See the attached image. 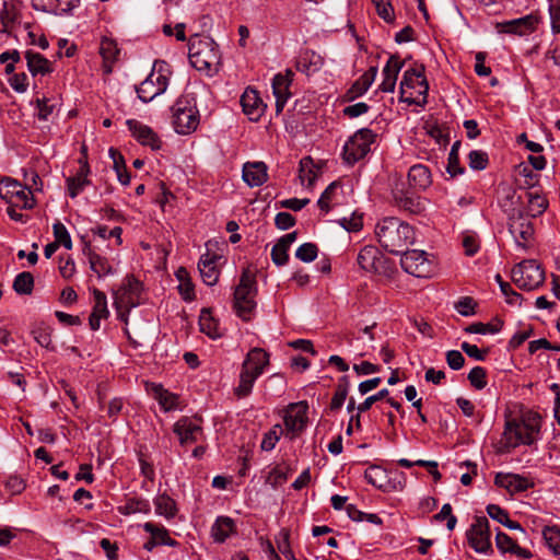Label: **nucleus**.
I'll return each instance as SVG.
<instances>
[{
	"label": "nucleus",
	"mask_w": 560,
	"mask_h": 560,
	"mask_svg": "<svg viewBox=\"0 0 560 560\" xmlns=\"http://www.w3.org/2000/svg\"><path fill=\"white\" fill-rule=\"evenodd\" d=\"M375 235L381 246L394 255L404 253L415 242L413 228L395 217L378 221L375 226Z\"/></svg>",
	"instance_id": "obj_1"
},
{
	"label": "nucleus",
	"mask_w": 560,
	"mask_h": 560,
	"mask_svg": "<svg viewBox=\"0 0 560 560\" xmlns=\"http://www.w3.org/2000/svg\"><path fill=\"white\" fill-rule=\"evenodd\" d=\"M541 427V417L534 411H525L520 418L505 421L503 441L505 446L515 448L521 444L532 445L537 440Z\"/></svg>",
	"instance_id": "obj_2"
},
{
	"label": "nucleus",
	"mask_w": 560,
	"mask_h": 560,
	"mask_svg": "<svg viewBox=\"0 0 560 560\" xmlns=\"http://www.w3.org/2000/svg\"><path fill=\"white\" fill-rule=\"evenodd\" d=\"M189 61L198 71L213 74L221 66V55L217 43L209 36L194 35L188 44Z\"/></svg>",
	"instance_id": "obj_3"
},
{
	"label": "nucleus",
	"mask_w": 560,
	"mask_h": 560,
	"mask_svg": "<svg viewBox=\"0 0 560 560\" xmlns=\"http://www.w3.org/2000/svg\"><path fill=\"white\" fill-rule=\"evenodd\" d=\"M268 363L269 354L261 348H254L247 353L242 363L238 384L234 387V395L237 398H245L252 393L256 380L264 373Z\"/></svg>",
	"instance_id": "obj_4"
},
{
	"label": "nucleus",
	"mask_w": 560,
	"mask_h": 560,
	"mask_svg": "<svg viewBox=\"0 0 560 560\" xmlns=\"http://www.w3.org/2000/svg\"><path fill=\"white\" fill-rule=\"evenodd\" d=\"M425 68L422 63L407 69L400 82L401 100L408 104L424 105L429 91V83L424 77Z\"/></svg>",
	"instance_id": "obj_5"
},
{
	"label": "nucleus",
	"mask_w": 560,
	"mask_h": 560,
	"mask_svg": "<svg viewBox=\"0 0 560 560\" xmlns=\"http://www.w3.org/2000/svg\"><path fill=\"white\" fill-rule=\"evenodd\" d=\"M171 74V67L167 62L155 60L151 73L136 88L138 97L143 103H149L163 94L168 86Z\"/></svg>",
	"instance_id": "obj_6"
},
{
	"label": "nucleus",
	"mask_w": 560,
	"mask_h": 560,
	"mask_svg": "<svg viewBox=\"0 0 560 560\" xmlns=\"http://www.w3.org/2000/svg\"><path fill=\"white\" fill-rule=\"evenodd\" d=\"M257 284L249 271H244L234 292V310L238 317L248 322L256 310Z\"/></svg>",
	"instance_id": "obj_7"
},
{
	"label": "nucleus",
	"mask_w": 560,
	"mask_h": 560,
	"mask_svg": "<svg viewBox=\"0 0 560 560\" xmlns=\"http://www.w3.org/2000/svg\"><path fill=\"white\" fill-rule=\"evenodd\" d=\"M173 126L177 133L189 135L199 125V112L187 96L179 97L172 107Z\"/></svg>",
	"instance_id": "obj_8"
},
{
	"label": "nucleus",
	"mask_w": 560,
	"mask_h": 560,
	"mask_svg": "<svg viewBox=\"0 0 560 560\" xmlns=\"http://www.w3.org/2000/svg\"><path fill=\"white\" fill-rule=\"evenodd\" d=\"M376 135L369 128L358 130L345 143L342 159L348 165H353L363 159L370 151Z\"/></svg>",
	"instance_id": "obj_9"
},
{
	"label": "nucleus",
	"mask_w": 560,
	"mask_h": 560,
	"mask_svg": "<svg viewBox=\"0 0 560 560\" xmlns=\"http://www.w3.org/2000/svg\"><path fill=\"white\" fill-rule=\"evenodd\" d=\"M511 279L522 290H534L542 284L545 272L536 260H523L511 272Z\"/></svg>",
	"instance_id": "obj_10"
},
{
	"label": "nucleus",
	"mask_w": 560,
	"mask_h": 560,
	"mask_svg": "<svg viewBox=\"0 0 560 560\" xmlns=\"http://www.w3.org/2000/svg\"><path fill=\"white\" fill-rule=\"evenodd\" d=\"M400 254V266L406 272L417 278H430L433 276L435 267L433 261L428 258L425 252L405 249L404 253Z\"/></svg>",
	"instance_id": "obj_11"
},
{
	"label": "nucleus",
	"mask_w": 560,
	"mask_h": 560,
	"mask_svg": "<svg viewBox=\"0 0 560 560\" xmlns=\"http://www.w3.org/2000/svg\"><path fill=\"white\" fill-rule=\"evenodd\" d=\"M0 197L9 203L23 209H32L35 205L32 190L12 178H5L0 182Z\"/></svg>",
	"instance_id": "obj_12"
},
{
	"label": "nucleus",
	"mask_w": 560,
	"mask_h": 560,
	"mask_svg": "<svg viewBox=\"0 0 560 560\" xmlns=\"http://www.w3.org/2000/svg\"><path fill=\"white\" fill-rule=\"evenodd\" d=\"M142 283L132 275L127 276L120 288L115 292V305L117 308H130L141 303Z\"/></svg>",
	"instance_id": "obj_13"
},
{
	"label": "nucleus",
	"mask_w": 560,
	"mask_h": 560,
	"mask_svg": "<svg viewBox=\"0 0 560 560\" xmlns=\"http://www.w3.org/2000/svg\"><path fill=\"white\" fill-rule=\"evenodd\" d=\"M490 536L489 521L485 516L476 517L474 524L467 532V539L470 547L478 553L492 551Z\"/></svg>",
	"instance_id": "obj_14"
},
{
	"label": "nucleus",
	"mask_w": 560,
	"mask_h": 560,
	"mask_svg": "<svg viewBox=\"0 0 560 560\" xmlns=\"http://www.w3.org/2000/svg\"><path fill=\"white\" fill-rule=\"evenodd\" d=\"M539 22V16L530 13L518 19L497 22L494 28L499 34L525 36L535 32Z\"/></svg>",
	"instance_id": "obj_15"
},
{
	"label": "nucleus",
	"mask_w": 560,
	"mask_h": 560,
	"mask_svg": "<svg viewBox=\"0 0 560 560\" xmlns=\"http://www.w3.org/2000/svg\"><path fill=\"white\" fill-rule=\"evenodd\" d=\"M509 231L518 246L525 248V243L534 235L532 221L521 210H513L509 215Z\"/></svg>",
	"instance_id": "obj_16"
},
{
	"label": "nucleus",
	"mask_w": 560,
	"mask_h": 560,
	"mask_svg": "<svg viewBox=\"0 0 560 560\" xmlns=\"http://www.w3.org/2000/svg\"><path fill=\"white\" fill-rule=\"evenodd\" d=\"M395 206L411 214H420L425 210L427 200L413 191L395 189L393 191Z\"/></svg>",
	"instance_id": "obj_17"
},
{
	"label": "nucleus",
	"mask_w": 560,
	"mask_h": 560,
	"mask_svg": "<svg viewBox=\"0 0 560 560\" xmlns=\"http://www.w3.org/2000/svg\"><path fill=\"white\" fill-rule=\"evenodd\" d=\"M173 431L178 436L182 445L195 443L202 435L199 420L188 417H183L176 421Z\"/></svg>",
	"instance_id": "obj_18"
},
{
	"label": "nucleus",
	"mask_w": 560,
	"mask_h": 560,
	"mask_svg": "<svg viewBox=\"0 0 560 560\" xmlns=\"http://www.w3.org/2000/svg\"><path fill=\"white\" fill-rule=\"evenodd\" d=\"M293 71L285 70V73H278L272 80V91L276 97V112L277 114L283 110L287 101L291 96L290 86L293 80Z\"/></svg>",
	"instance_id": "obj_19"
},
{
	"label": "nucleus",
	"mask_w": 560,
	"mask_h": 560,
	"mask_svg": "<svg viewBox=\"0 0 560 560\" xmlns=\"http://www.w3.org/2000/svg\"><path fill=\"white\" fill-rule=\"evenodd\" d=\"M241 105L243 112L248 116L249 120L258 121L262 116L266 105L260 98L258 91L248 86L241 96Z\"/></svg>",
	"instance_id": "obj_20"
},
{
	"label": "nucleus",
	"mask_w": 560,
	"mask_h": 560,
	"mask_svg": "<svg viewBox=\"0 0 560 560\" xmlns=\"http://www.w3.org/2000/svg\"><path fill=\"white\" fill-rule=\"evenodd\" d=\"M126 124L132 137L136 138L137 141H139L142 145H149L152 150L160 149L161 141L152 128L136 119H128Z\"/></svg>",
	"instance_id": "obj_21"
},
{
	"label": "nucleus",
	"mask_w": 560,
	"mask_h": 560,
	"mask_svg": "<svg viewBox=\"0 0 560 560\" xmlns=\"http://www.w3.org/2000/svg\"><path fill=\"white\" fill-rule=\"evenodd\" d=\"M307 422V405L306 402H300L291 405V409L284 416V425L288 431L299 434L301 433Z\"/></svg>",
	"instance_id": "obj_22"
},
{
	"label": "nucleus",
	"mask_w": 560,
	"mask_h": 560,
	"mask_svg": "<svg viewBox=\"0 0 560 560\" xmlns=\"http://www.w3.org/2000/svg\"><path fill=\"white\" fill-rule=\"evenodd\" d=\"M494 483L498 487L506 489L512 494L526 491L533 487V482H530L528 478L511 472H498L494 478Z\"/></svg>",
	"instance_id": "obj_23"
},
{
	"label": "nucleus",
	"mask_w": 560,
	"mask_h": 560,
	"mask_svg": "<svg viewBox=\"0 0 560 560\" xmlns=\"http://www.w3.org/2000/svg\"><path fill=\"white\" fill-rule=\"evenodd\" d=\"M383 255L374 245L363 246L357 257L360 268L370 273H378Z\"/></svg>",
	"instance_id": "obj_24"
},
{
	"label": "nucleus",
	"mask_w": 560,
	"mask_h": 560,
	"mask_svg": "<svg viewBox=\"0 0 560 560\" xmlns=\"http://www.w3.org/2000/svg\"><path fill=\"white\" fill-rule=\"evenodd\" d=\"M404 65L405 61H401L397 55H392L388 58L383 69V81L380 85L381 91L385 93L394 92L398 74Z\"/></svg>",
	"instance_id": "obj_25"
},
{
	"label": "nucleus",
	"mask_w": 560,
	"mask_h": 560,
	"mask_svg": "<svg viewBox=\"0 0 560 560\" xmlns=\"http://www.w3.org/2000/svg\"><path fill=\"white\" fill-rule=\"evenodd\" d=\"M268 178L267 165L264 162H247L243 166V179L249 187H258Z\"/></svg>",
	"instance_id": "obj_26"
},
{
	"label": "nucleus",
	"mask_w": 560,
	"mask_h": 560,
	"mask_svg": "<svg viewBox=\"0 0 560 560\" xmlns=\"http://www.w3.org/2000/svg\"><path fill=\"white\" fill-rule=\"evenodd\" d=\"M219 259V256L207 253L206 255H202L199 260L198 269L202 281L207 285H214L218 282L220 271L217 267V261Z\"/></svg>",
	"instance_id": "obj_27"
},
{
	"label": "nucleus",
	"mask_w": 560,
	"mask_h": 560,
	"mask_svg": "<svg viewBox=\"0 0 560 560\" xmlns=\"http://www.w3.org/2000/svg\"><path fill=\"white\" fill-rule=\"evenodd\" d=\"M377 74V67L373 66L364 72L347 91L345 98L347 101H353L359 96H362L372 85Z\"/></svg>",
	"instance_id": "obj_28"
},
{
	"label": "nucleus",
	"mask_w": 560,
	"mask_h": 560,
	"mask_svg": "<svg viewBox=\"0 0 560 560\" xmlns=\"http://www.w3.org/2000/svg\"><path fill=\"white\" fill-rule=\"evenodd\" d=\"M83 254L88 257L90 268L98 278L114 273V268L106 257L93 252L89 244L85 245Z\"/></svg>",
	"instance_id": "obj_29"
},
{
	"label": "nucleus",
	"mask_w": 560,
	"mask_h": 560,
	"mask_svg": "<svg viewBox=\"0 0 560 560\" xmlns=\"http://www.w3.org/2000/svg\"><path fill=\"white\" fill-rule=\"evenodd\" d=\"M27 69L33 77L46 75L54 71L51 62L39 52L33 50L25 51Z\"/></svg>",
	"instance_id": "obj_30"
},
{
	"label": "nucleus",
	"mask_w": 560,
	"mask_h": 560,
	"mask_svg": "<svg viewBox=\"0 0 560 560\" xmlns=\"http://www.w3.org/2000/svg\"><path fill=\"white\" fill-rule=\"evenodd\" d=\"M80 168L77 174L72 177L67 178L68 194L71 198H75L86 185L90 184L88 175L90 167L86 161L80 160Z\"/></svg>",
	"instance_id": "obj_31"
},
{
	"label": "nucleus",
	"mask_w": 560,
	"mask_h": 560,
	"mask_svg": "<svg viewBox=\"0 0 560 560\" xmlns=\"http://www.w3.org/2000/svg\"><path fill=\"white\" fill-rule=\"evenodd\" d=\"M495 545L503 553L510 552L523 559L533 557V553L528 549L520 547L509 535L501 530L495 535Z\"/></svg>",
	"instance_id": "obj_32"
},
{
	"label": "nucleus",
	"mask_w": 560,
	"mask_h": 560,
	"mask_svg": "<svg viewBox=\"0 0 560 560\" xmlns=\"http://www.w3.org/2000/svg\"><path fill=\"white\" fill-rule=\"evenodd\" d=\"M409 185L418 190H424L432 184L431 172L428 166L416 164L408 172Z\"/></svg>",
	"instance_id": "obj_33"
},
{
	"label": "nucleus",
	"mask_w": 560,
	"mask_h": 560,
	"mask_svg": "<svg viewBox=\"0 0 560 560\" xmlns=\"http://www.w3.org/2000/svg\"><path fill=\"white\" fill-rule=\"evenodd\" d=\"M153 502L158 515L164 516L166 520H172L176 516L178 512L177 504L167 493L158 494Z\"/></svg>",
	"instance_id": "obj_34"
},
{
	"label": "nucleus",
	"mask_w": 560,
	"mask_h": 560,
	"mask_svg": "<svg viewBox=\"0 0 560 560\" xmlns=\"http://www.w3.org/2000/svg\"><path fill=\"white\" fill-rule=\"evenodd\" d=\"M322 58L314 51L305 50L296 60V69L306 74L316 72L322 67Z\"/></svg>",
	"instance_id": "obj_35"
},
{
	"label": "nucleus",
	"mask_w": 560,
	"mask_h": 560,
	"mask_svg": "<svg viewBox=\"0 0 560 560\" xmlns=\"http://www.w3.org/2000/svg\"><path fill=\"white\" fill-rule=\"evenodd\" d=\"M526 198H527L526 214L528 217L536 218L546 211V209L548 207V200L544 195H541L537 191H527Z\"/></svg>",
	"instance_id": "obj_36"
},
{
	"label": "nucleus",
	"mask_w": 560,
	"mask_h": 560,
	"mask_svg": "<svg viewBox=\"0 0 560 560\" xmlns=\"http://www.w3.org/2000/svg\"><path fill=\"white\" fill-rule=\"evenodd\" d=\"M119 514L128 516L136 513L148 514L151 511V506L148 500L142 498H129L125 504L117 508Z\"/></svg>",
	"instance_id": "obj_37"
},
{
	"label": "nucleus",
	"mask_w": 560,
	"mask_h": 560,
	"mask_svg": "<svg viewBox=\"0 0 560 560\" xmlns=\"http://www.w3.org/2000/svg\"><path fill=\"white\" fill-rule=\"evenodd\" d=\"M235 523L231 517L220 516L212 526V536L215 541L223 542L234 530Z\"/></svg>",
	"instance_id": "obj_38"
},
{
	"label": "nucleus",
	"mask_w": 560,
	"mask_h": 560,
	"mask_svg": "<svg viewBox=\"0 0 560 560\" xmlns=\"http://www.w3.org/2000/svg\"><path fill=\"white\" fill-rule=\"evenodd\" d=\"M100 54L104 59L105 72H112V63L117 59L119 49L113 39L104 38L100 45Z\"/></svg>",
	"instance_id": "obj_39"
},
{
	"label": "nucleus",
	"mask_w": 560,
	"mask_h": 560,
	"mask_svg": "<svg viewBox=\"0 0 560 560\" xmlns=\"http://www.w3.org/2000/svg\"><path fill=\"white\" fill-rule=\"evenodd\" d=\"M199 326L200 330L212 339H217L221 336L219 331V324L212 317L209 310L201 311V314L199 316Z\"/></svg>",
	"instance_id": "obj_40"
},
{
	"label": "nucleus",
	"mask_w": 560,
	"mask_h": 560,
	"mask_svg": "<svg viewBox=\"0 0 560 560\" xmlns=\"http://www.w3.org/2000/svg\"><path fill=\"white\" fill-rule=\"evenodd\" d=\"M153 395L165 411H171L177 407V395L170 393L162 385L153 386Z\"/></svg>",
	"instance_id": "obj_41"
},
{
	"label": "nucleus",
	"mask_w": 560,
	"mask_h": 560,
	"mask_svg": "<svg viewBox=\"0 0 560 560\" xmlns=\"http://www.w3.org/2000/svg\"><path fill=\"white\" fill-rule=\"evenodd\" d=\"M503 322L495 318L492 323H474L465 328L468 334H497L502 329Z\"/></svg>",
	"instance_id": "obj_42"
},
{
	"label": "nucleus",
	"mask_w": 560,
	"mask_h": 560,
	"mask_svg": "<svg viewBox=\"0 0 560 560\" xmlns=\"http://www.w3.org/2000/svg\"><path fill=\"white\" fill-rule=\"evenodd\" d=\"M34 287V278L31 272L19 273L13 282V289L18 294H31Z\"/></svg>",
	"instance_id": "obj_43"
},
{
	"label": "nucleus",
	"mask_w": 560,
	"mask_h": 560,
	"mask_svg": "<svg viewBox=\"0 0 560 560\" xmlns=\"http://www.w3.org/2000/svg\"><path fill=\"white\" fill-rule=\"evenodd\" d=\"M51 332L52 329L44 324L36 326L32 330V335L38 345L46 349L54 350L55 348L52 346Z\"/></svg>",
	"instance_id": "obj_44"
},
{
	"label": "nucleus",
	"mask_w": 560,
	"mask_h": 560,
	"mask_svg": "<svg viewBox=\"0 0 560 560\" xmlns=\"http://www.w3.org/2000/svg\"><path fill=\"white\" fill-rule=\"evenodd\" d=\"M542 536L553 553L560 556V527L546 526L542 530Z\"/></svg>",
	"instance_id": "obj_45"
},
{
	"label": "nucleus",
	"mask_w": 560,
	"mask_h": 560,
	"mask_svg": "<svg viewBox=\"0 0 560 560\" xmlns=\"http://www.w3.org/2000/svg\"><path fill=\"white\" fill-rule=\"evenodd\" d=\"M364 479L376 488H383L386 479L385 471L375 465L370 466L364 472Z\"/></svg>",
	"instance_id": "obj_46"
},
{
	"label": "nucleus",
	"mask_w": 560,
	"mask_h": 560,
	"mask_svg": "<svg viewBox=\"0 0 560 560\" xmlns=\"http://www.w3.org/2000/svg\"><path fill=\"white\" fill-rule=\"evenodd\" d=\"M278 550L288 559L296 560L290 546V533L288 529L282 528L276 539Z\"/></svg>",
	"instance_id": "obj_47"
},
{
	"label": "nucleus",
	"mask_w": 560,
	"mask_h": 560,
	"mask_svg": "<svg viewBox=\"0 0 560 560\" xmlns=\"http://www.w3.org/2000/svg\"><path fill=\"white\" fill-rule=\"evenodd\" d=\"M52 230L55 243H58L59 246L62 245L67 249H71L72 241L67 228L61 222L57 221L54 223Z\"/></svg>",
	"instance_id": "obj_48"
},
{
	"label": "nucleus",
	"mask_w": 560,
	"mask_h": 560,
	"mask_svg": "<svg viewBox=\"0 0 560 560\" xmlns=\"http://www.w3.org/2000/svg\"><path fill=\"white\" fill-rule=\"evenodd\" d=\"M318 254L317 245L314 243H304L298 247L295 257L303 262H312Z\"/></svg>",
	"instance_id": "obj_49"
},
{
	"label": "nucleus",
	"mask_w": 560,
	"mask_h": 560,
	"mask_svg": "<svg viewBox=\"0 0 560 560\" xmlns=\"http://www.w3.org/2000/svg\"><path fill=\"white\" fill-rule=\"evenodd\" d=\"M94 306L92 314L106 318L109 314L107 310V299L104 292L93 289Z\"/></svg>",
	"instance_id": "obj_50"
},
{
	"label": "nucleus",
	"mask_w": 560,
	"mask_h": 560,
	"mask_svg": "<svg viewBox=\"0 0 560 560\" xmlns=\"http://www.w3.org/2000/svg\"><path fill=\"white\" fill-rule=\"evenodd\" d=\"M469 166L472 170L482 171L489 164L488 154L481 150H472L468 154Z\"/></svg>",
	"instance_id": "obj_51"
},
{
	"label": "nucleus",
	"mask_w": 560,
	"mask_h": 560,
	"mask_svg": "<svg viewBox=\"0 0 560 560\" xmlns=\"http://www.w3.org/2000/svg\"><path fill=\"white\" fill-rule=\"evenodd\" d=\"M487 372L482 366H475L468 373L470 385L476 389H483L487 386Z\"/></svg>",
	"instance_id": "obj_52"
},
{
	"label": "nucleus",
	"mask_w": 560,
	"mask_h": 560,
	"mask_svg": "<svg viewBox=\"0 0 560 560\" xmlns=\"http://www.w3.org/2000/svg\"><path fill=\"white\" fill-rule=\"evenodd\" d=\"M282 434V429L279 424L275 425L271 430L265 433L264 439L261 441V450L271 451L275 448L277 442L280 440Z\"/></svg>",
	"instance_id": "obj_53"
},
{
	"label": "nucleus",
	"mask_w": 560,
	"mask_h": 560,
	"mask_svg": "<svg viewBox=\"0 0 560 560\" xmlns=\"http://www.w3.org/2000/svg\"><path fill=\"white\" fill-rule=\"evenodd\" d=\"M143 529L149 533L158 545H164L168 536V532L164 526H158L151 522L143 524Z\"/></svg>",
	"instance_id": "obj_54"
},
{
	"label": "nucleus",
	"mask_w": 560,
	"mask_h": 560,
	"mask_svg": "<svg viewBox=\"0 0 560 560\" xmlns=\"http://www.w3.org/2000/svg\"><path fill=\"white\" fill-rule=\"evenodd\" d=\"M312 159L310 156L304 158L300 162V178L302 182L307 180L308 185H312L316 178V173L312 168Z\"/></svg>",
	"instance_id": "obj_55"
},
{
	"label": "nucleus",
	"mask_w": 560,
	"mask_h": 560,
	"mask_svg": "<svg viewBox=\"0 0 560 560\" xmlns=\"http://www.w3.org/2000/svg\"><path fill=\"white\" fill-rule=\"evenodd\" d=\"M476 306V302L470 296H463L455 303L456 311L463 316L474 315Z\"/></svg>",
	"instance_id": "obj_56"
},
{
	"label": "nucleus",
	"mask_w": 560,
	"mask_h": 560,
	"mask_svg": "<svg viewBox=\"0 0 560 560\" xmlns=\"http://www.w3.org/2000/svg\"><path fill=\"white\" fill-rule=\"evenodd\" d=\"M289 248L283 246L280 243H276L271 249V259L277 266H283L288 262L289 255H288Z\"/></svg>",
	"instance_id": "obj_57"
},
{
	"label": "nucleus",
	"mask_w": 560,
	"mask_h": 560,
	"mask_svg": "<svg viewBox=\"0 0 560 560\" xmlns=\"http://www.w3.org/2000/svg\"><path fill=\"white\" fill-rule=\"evenodd\" d=\"M337 187H338V183L337 182H332L323 191L322 196L319 197V199L317 201V205L320 208V210H323L325 212L329 211V209H330L329 200L332 198Z\"/></svg>",
	"instance_id": "obj_58"
},
{
	"label": "nucleus",
	"mask_w": 560,
	"mask_h": 560,
	"mask_svg": "<svg viewBox=\"0 0 560 560\" xmlns=\"http://www.w3.org/2000/svg\"><path fill=\"white\" fill-rule=\"evenodd\" d=\"M388 394H389V392L387 388L381 389L378 393L369 396L368 398H365V400L363 402L358 405L357 410H359V413H363V412L368 411L372 407L373 404L387 397Z\"/></svg>",
	"instance_id": "obj_59"
},
{
	"label": "nucleus",
	"mask_w": 560,
	"mask_h": 560,
	"mask_svg": "<svg viewBox=\"0 0 560 560\" xmlns=\"http://www.w3.org/2000/svg\"><path fill=\"white\" fill-rule=\"evenodd\" d=\"M9 82L11 88L19 93L25 92L28 88V78L24 72L13 73Z\"/></svg>",
	"instance_id": "obj_60"
},
{
	"label": "nucleus",
	"mask_w": 560,
	"mask_h": 560,
	"mask_svg": "<svg viewBox=\"0 0 560 560\" xmlns=\"http://www.w3.org/2000/svg\"><path fill=\"white\" fill-rule=\"evenodd\" d=\"M460 348L469 358L478 361H483L489 351L488 349L480 350L476 345H470L466 341L460 345Z\"/></svg>",
	"instance_id": "obj_61"
},
{
	"label": "nucleus",
	"mask_w": 560,
	"mask_h": 560,
	"mask_svg": "<svg viewBox=\"0 0 560 560\" xmlns=\"http://www.w3.org/2000/svg\"><path fill=\"white\" fill-rule=\"evenodd\" d=\"M446 362L452 370H460L465 364V358L462 352L457 350H450L446 352Z\"/></svg>",
	"instance_id": "obj_62"
},
{
	"label": "nucleus",
	"mask_w": 560,
	"mask_h": 560,
	"mask_svg": "<svg viewBox=\"0 0 560 560\" xmlns=\"http://www.w3.org/2000/svg\"><path fill=\"white\" fill-rule=\"evenodd\" d=\"M369 109H370V106L366 103L360 102V103L345 107L342 113L345 116H347L349 118H357V117L368 113Z\"/></svg>",
	"instance_id": "obj_63"
},
{
	"label": "nucleus",
	"mask_w": 560,
	"mask_h": 560,
	"mask_svg": "<svg viewBox=\"0 0 560 560\" xmlns=\"http://www.w3.org/2000/svg\"><path fill=\"white\" fill-rule=\"evenodd\" d=\"M551 31L553 34H560V0L549 5Z\"/></svg>",
	"instance_id": "obj_64"
}]
</instances>
